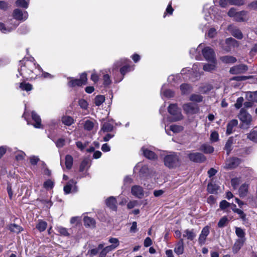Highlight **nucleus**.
Instances as JSON below:
<instances>
[{
	"label": "nucleus",
	"instance_id": "nucleus-24",
	"mask_svg": "<svg viewBox=\"0 0 257 257\" xmlns=\"http://www.w3.org/2000/svg\"><path fill=\"white\" fill-rule=\"evenodd\" d=\"M174 251L178 255L183 254L184 252V241L183 238H181L176 243Z\"/></svg>",
	"mask_w": 257,
	"mask_h": 257
},
{
	"label": "nucleus",
	"instance_id": "nucleus-15",
	"mask_svg": "<svg viewBox=\"0 0 257 257\" xmlns=\"http://www.w3.org/2000/svg\"><path fill=\"white\" fill-rule=\"evenodd\" d=\"M196 236V233L193 229H187L182 232V238L183 240L184 239H187L189 240H193L195 238Z\"/></svg>",
	"mask_w": 257,
	"mask_h": 257
},
{
	"label": "nucleus",
	"instance_id": "nucleus-32",
	"mask_svg": "<svg viewBox=\"0 0 257 257\" xmlns=\"http://www.w3.org/2000/svg\"><path fill=\"white\" fill-rule=\"evenodd\" d=\"M180 90L182 94H188L192 91V87L190 85L184 83L181 85Z\"/></svg>",
	"mask_w": 257,
	"mask_h": 257
},
{
	"label": "nucleus",
	"instance_id": "nucleus-7",
	"mask_svg": "<svg viewBox=\"0 0 257 257\" xmlns=\"http://www.w3.org/2000/svg\"><path fill=\"white\" fill-rule=\"evenodd\" d=\"M203 47V44L200 43L196 48H191L189 50L190 57L196 60H202V49Z\"/></svg>",
	"mask_w": 257,
	"mask_h": 257
},
{
	"label": "nucleus",
	"instance_id": "nucleus-56",
	"mask_svg": "<svg viewBox=\"0 0 257 257\" xmlns=\"http://www.w3.org/2000/svg\"><path fill=\"white\" fill-rule=\"evenodd\" d=\"M247 138L254 142H257V132L252 131L248 135Z\"/></svg>",
	"mask_w": 257,
	"mask_h": 257
},
{
	"label": "nucleus",
	"instance_id": "nucleus-36",
	"mask_svg": "<svg viewBox=\"0 0 257 257\" xmlns=\"http://www.w3.org/2000/svg\"><path fill=\"white\" fill-rule=\"evenodd\" d=\"M235 233L236 235L239 238L238 239H243V241L245 240V232L240 227H235Z\"/></svg>",
	"mask_w": 257,
	"mask_h": 257
},
{
	"label": "nucleus",
	"instance_id": "nucleus-34",
	"mask_svg": "<svg viewBox=\"0 0 257 257\" xmlns=\"http://www.w3.org/2000/svg\"><path fill=\"white\" fill-rule=\"evenodd\" d=\"M238 124V121L236 119H232L227 124L226 132L228 134L232 133L233 127L236 126Z\"/></svg>",
	"mask_w": 257,
	"mask_h": 257
},
{
	"label": "nucleus",
	"instance_id": "nucleus-53",
	"mask_svg": "<svg viewBox=\"0 0 257 257\" xmlns=\"http://www.w3.org/2000/svg\"><path fill=\"white\" fill-rule=\"evenodd\" d=\"M233 144V140L231 138L229 139L226 143L225 146V150L227 152V154H229L231 150H232L231 146Z\"/></svg>",
	"mask_w": 257,
	"mask_h": 257
},
{
	"label": "nucleus",
	"instance_id": "nucleus-58",
	"mask_svg": "<svg viewBox=\"0 0 257 257\" xmlns=\"http://www.w3.org/2000/svg\"><path fill=\"white\" fill-rule=\"evenodd\" d=\"M217 34L216 29L214 28H211L209 29L207 32V36L210 38H213L215 37V36Z\"/></svg>",
	"mask_w": 257,
	"mask_h": 257
},
{
	"label": "nucleus",
	"instance_id": "nucleus-35",
	"mask_svg": "<svg viewBox=\"0 0 257 257\" xmlns=\"http://www.w3.org/2000/svg\"><path fill=\"white\" fill-rule=\"evenodd\" d=\"M244 242V241H243V239H237L233 246V251L237 252L243 245Z\"/></svg>",
	"mask_w": 257,
	"mask_h": 257
},
{
	"label": "nucleus",
	"instance_id": "nucleus-48",
	"mask_svg": "<svg viewBox=\"0 0 257 257\" xmlns=\"http://www.w3.org/2000/svg\"><path fill=\"white\" fill-rule=\"evenodd\" d=\"M54 185V182L50 180H47L44 182L43 184V187L47 190L52 189Z\"/></svg>",
	"mask_w": 257,
	"mask_h": 257
},
{
	"label": "nucleus",
	"instance_id": "nucleus-14",
	"mask_svg": "<svg viewBox=\"0 0 257 257\" xmlns=\"http://www.w3.org/2000/svg\"><path fill=\"white\" fill-rule=\"evenodd\" d=\"M227 30L233 37L237 39L240 40L243 38V34L241 31L233 25H229L227 28Z\"/></svg>",
	"mask_w": 257,
	"mask_h": 257
},
{
	"label": "nucleus",
	"instance_id": "nucleus-46",
	"mask_svg": "<svg viewBox=\"0 0 257 257\" xmlns=\"http://www.w3.org/2000/svg\"><path fill=\"white\" fill-rule=\"evenodd\" d=\"M105 101V97L103 95H97L94 99V103L96 106H100Z\"/></svg>",
	"mask_w": 257,
	"mask_h": 257
},
{
	"label": "nucleus",
	"instance_id": "nucleus-16",
	"mask_svg": "<svg viewBox=\"0 0 257 257\" xmlns=\"http://www.w3.org/2000/svg\"><path fill=\"white\" fill-rule=\"evenodd\" d=\"M132 194L138 198H142L144 196V191L143 188L138 185H135L132 187Z\"/></svg>",
	"mask_w": 257,
	"mask_h": 257
},
{
	"label": "nucleus",
	"instance_id": "nucleus-17",
	"mask_svg": "<svg viewBox=\"0 0 257 257\" xmlns=\"http://www.w3.org/2000/svg\"><path fill=\"white\" fill-rule=\"evenodd\" d=\"M209 232V227L208 226H205L202 229L198 239V242L200 244L205 243L206 237L208 235Z\"/></svg>",
	"mask_w": 257,
	"mask_h": 257
},
{
	"label": "nucleus",
	"instance_id": "nucleus-23",
	"mask_svg": "<svg viewBox=\"0 0 257 257\" xmlns=\"http://www.w3.org/2000/svg\"><path fill=\"white\" fill-rule=\"evenodd\" d=\"M32 118L35 123L33 125L36 128H41L42 127L41 119L40 116L34 111L32 112Z\"/></svg>",
	"mask_w": 257,
	"mask_h": 257
},
{
	"label": "nucleus",
	"instance_id": "nucleus-1",
	"mask_svg": "<svg viewBox=\"0 0 257 257\" xmlns=\"http://www.w3.org/2000/svg\"><path fill=\"white\" fill-rule=\"evenodd\" d=\"M202 60L204 59L209 63L215 64L216 63V56L214 49L210 46H204L202 49Z\"/></svg>",
	"mask_w": 257,
	"mask_h": 257
},
{
	"label": "nucleus",
	"instance_id": "nucleus-25",
	"mask_svg": "<svg viewBox=\"0 0 257 257\" xmlns=\"http://www.w3.org/2000/svg\"><path fill=\"white\" fill-rule=\"evenodd\" d=\"M169 128H167L166 126H165V128L166 133L169 135H171L170 131L173 132L174 133H179L183 129V127L182 126L178 125H171L169 127Z\"/></svg>",
	"mask_w": 257,
	"mask_h": 257
},
{
	"label": "nucleus",
	"instance_id": "nucleus-31",
	"mask_svg": "<svg viewBox=\"0 0 257 257\" xmlns=\"http://www.w3.org/2000/svg\"><path fill=\"white\" fill-rule=\"evenodd\" d=\"M109 242L112 244L111 245L108 246L109 247H110V248L111 250L115 249L119 244V241L116 238H110L109 239Z\"/></svg>",
	"mask_w": 257,
	"mask_h": 257
},
{
	"label": "nucleus",
	"instance_id": "nucleus-47",
	"mask_svg": "<svg viewBox=\"0 0 257 257\" xmlns=\"http://www.w3.org/2000/svg\"><path fill=\"white\" fill-rule=\"evenodd\" d=\"M9 229L15 233H19L22 230V227L16 224H11L9 225Z\"/></svg>",
	"mask_w": 257,
	"mask_h": 257
},
{
	"label": "nucleus",
	"instance_id": "nucleus-20",
	"mask_svg": "<svg viewBox=\"0 0 257 257\" xmlns=\"http://www.w3.org/2000/svg\"><path fill=\"white\" fill-rule=\"evenodd\" d=\"M240 163V160L238 158H233L226 161L225 168L230 169L237 167Z\"/></svg>",
	"mask_w": 257,
	"mask_h": 257
},
{
	"label": "nucleus",
	"instance_id": "nucleus-49",
	"mask_svg": "<svg viewBox=\"0 0 257 257\" xmlns=\"http://www.w3.org/2000/svg\"><path fill=\"white\" fill-rule=\"evenodd\" d=\"M104 247V244L100 243L98 245V247L96 248H93L89 250V253L91 256H93L97 254L99 251Z\"/></svg>",
	"mask_w": 257,
	"mask_h": 257
},
{
	"label": "nucleus",
	"instance_id": "nucleus-63",
	"mask_svg": "<svg viewBox=\"0 0 257 257\" xmlns=\"http://www.w3.org/2000/svg\"><path fill=\"white\" fill-rule=\"evenodd\" d=\"M244 99L242 97H240L237 99L236 102L234 104L237 109L240 108L242 105Z\"/></svg>",
	"mask_w": 257,
	"mask_h": 257
},
{
	"label": "nucleus",
	"instance_id": "nucleus-8",
	"mask_svg": "<svg viewBox=\"0 0 257 257\" xmlns=\"http://www.w3.org/2000/svg\"><path fill=\"white\" fill-rule=\"evenodd\" d=\"M168 112L172 115L173 121H177L182 118V115L177 105L171 104L168 107Z\"/></svg>",
	"mask_w": 257,
	"mask_h": 257
},
{
	"label": "nucleus",
	"instance_id": "nucleus-10",
	"mask_svg": "<svg viewBox=\"0 0 257 257\" xmlns=\"http://www.w3.org/2000/svg\"><path fill=\"white\" fill-rule=\"evenodd\" d=\"M216 9L217 8L214 6H210L209 4L205 5L203 9L205 19L207 21H209V18H212V15L215 18Z\"/></svg>",
	"mask_w": 257,
	"mask_h": 257
},
{
	"label": "nucleus",
	"instance_id": "nucleus-6",
	"mask_svg": "<svg viewBox=\"0 0 257 257\" xmlns=\"http://www.w3.org/2000/svg\"><path fill=\"white\" fill-rule=\"evenodd\" d=\"M13 20L19 22H24L28 18V13L26 11H22L19 9H16L13 11L12 14Z\"/></svg>",
	"mask_w": 257,
	"mask_h": 257
},
{
	"label": "nucleus",
	"instance_id": "nucleus-4",
	"mask_svg": "<svg viewBox=\"0 0 257 257\" xmlns=\"http://www.w3.org/2000/svg\"><path fill=\"white\" fill-rule=\"evenodd\" d=\"M238 117L242 123V127L247 128L252 121L251 116L244 108L240 109Z\"/></svg>",
	"mask_w": 257,
	"mask_h": 257
},
{
	"label": "nucleus",
	"instance_id": "nucleus-51",
	"mask_svg": "<svg viewBox=\"0 0 257 257\" xmlns=\"http://www.w3.org/2000/svg\"><path fill=\"white\" fill-rule=\"evenodd\" d=\"M56 229L57 231L62 235L69 236L70 234L68 231V229L62 226H58Z\"/></svg>",
	"mask_w": 257,
	"mask_h": 257
},
{
	"label": "nucleus",
	"instance_id": "nucleus-22",
	"mask_svg": "<svg viewBox=\"0 0 257 257\" xmlns=\"http://www.w3.org/2000/svg\"><path fill=\"white\" fill-rule=\"evenodd\" d=\"M247 12L245 11L238 12L236 14L234 20L238 22L246 21L248 20L247 17Z\"/></svg>",
	"mask_w": 257,
	"mask_h": 257
},
{
	"label": "nucleus",
	"instance_id": "nucleus-52",
	"mask_svg": "<svg viewBox=\"0 0 257 257\" xmlns=\"http://www.w3.org/2000/svg\"><path fill=\"white\" fill-rule=\"evenodd\" d=\"M134 69L132 65H124L120 69L121 74L123 75L126 72L132 71Z\"/></svg>",
	"mask_w": 257,
	"mask_h": 257
},
{
	"label": "nucleus",
	"instance_id": "nucleus-2",
	"mask_svg": "<svg viewBox=\"0 0 257 257\" xmlns=\"http://www.w3.org/2000/svg\"><path fill=\"white\" fill-rule=\"evenodd\" d=\"M164 162L166 167L169 168H175L179 164V158L177 154L172 153L164 157Z\"/></svg>",
	"mask_w": 257,
	"mask_h": 257
},
{
	"label": "nucleus",
	"instance_id": "nucleus-19",
	"mask_svg": "<svg viewBox=\"0 0 257 257\" xmlns=\"http://www.w3.org/2000/svg\"><path fill=\"white\" fill-rule=\"evenodd\" d=\"M139 171L141 175H144L148 173L149 169L147 165L141 162L138 163L134 168V171Z\"/></svg>",
	"mask_w": 257,
	"mask_h": 257
},
{
	"label": "nucleus",
	"instance_id": "nucleus-30",
	"mask_svg": "<svg viewBox=\"0 0 257 257\" xmlns=\"http://www.w3.org/2000/svg\"><path fill=\"white\" fill-rule=\"evenodd\" d=\"M95 127L94 121L87 119L85 121L84 123V130L87 131H92Z\"/></svg>",
	"mask_w": 257,
	"mask_h": 257
},
{
	"label": "nucleus",
	"instance_id": "nucleus-59",
	"mask_svg": "<svg viewBox=\"0 0 257 257\" xmlns=\"http://www.w3.org/2000/svg\"><path fill=\"white\" fill-rule=\"evenodd\" d=\"M228 3L231 5L242 6L244 4L243 0H228Z\"/></svg>",
	"mask_w": 257,
	"mask_h": 257
},
{
	"label": "nucleus",
	"instance_id": "nucleus-41",
	"mask_svg": "<svg viewBox=\"0 0 257 257\" xmlns=\"http://www.w3.org/2000/svg\"><path fill=\"white\" fill-rule=\"evenodd\" d=\"M17 7H20L24 9H27L29 6V3L26 0H17L15 3Z\"/></svg>",
	"mask_w": 257,
	"mask_h": 257
},
{
	"label": "nucleus",
	"instance_id": "nucleus-45",
	"mask_svg": "<svg viewBox=\"0 0 257 257\" xmlns=\"http://www.w3.org/2000/svg\"><path fill=\"white\" fill-rule=\"evenodd\" d=\"M164 86H163L161 89V94L166 97H172L174 96V92L170 89H164Z\"/></svg>",
	"mask_w": 257,
	"mask_h": 257
},
{
	"label": "nucleus",
	"instance_id": "nucleus-13",
	"mask_svg": "<svg viewBox=\"0 0 257 257\" xmlns=\"http://www.w3.org/2000/svg\"><path fill=\"white\" fill-rule=\"evenodd\" d=\"M76 182L74 180H70L68 183L64 187V191L66 194L70 193L76 192L77 191L76 186Z\"/></svg>",
	"mask_w": 257,
	"mask_h": 257
},
{
	"label": "nucleus",
	"instance_id": "nucleus-38",
	"mask_svg": "<svg viewBox=\"0 0 257 257\" xmlns=\"http://www.w3.org/2000/svg\"><path fill=\"white\" fill-rule=\"evenodd\" d=\"M62 122L65 125L69 126L74 122L73 118L69 116H64L62 117Z\"/></svg>",
	"mask_w": 257,
	"mask_h": 257
},
{
	"label": "nucleus",
	"instance_id": "nucleus-3",
	"mask_svg": "<svg viewBox=\"0 0 257 257\" xmlns=\"http://www.w3.org/2000/svg\"><path fill=\"white\" fill-rule=\"evenodd\" d=\"M19 25L13 19L9 20L6 24L0 22V31L4 34H8L14 30Z\"/></svg>",
	"mask_w": 257,
	"mask_h": 257
},
{
	"label": "nucleus",
	"instance_id": "nucleus-28",
	"mask_svg": "<svg viewBox=\"0 0 257 257\" xmlns=\"http://www.w3.org/2000/svg\"><path fill=\"white\" fill-rule=\"evenodd\" d=\"M200 150L205 154H211L213 152L214 149V148L210 145L204 144L200 146Z\"/></svg>",
	"mask_w": 257,
	"mask_h": 257
},
{
	"label": "nucleus",
	"instance_id": "nucleus-44",
	"mask_svg": "<svg viewBox=\"0 0 257 257\" xmlns=\"http://www.w3.org/2000/svg\"><path fill=\"white\" fill-rule=\"evenodd\" d=\"M189 99L192 101L200 102L203 100V97L199 94H192L190 95Z\"/></svg>",
	"mask_w": 257,
	"mask_h": 257
},
{
	"label": "nucleus",
	"instance_id": "nucleus-26",
	"mask_svg": "<svg viewBox=\"0 0 257 257\" xmlns=\"http://www.w3.org/2000/svg\"><path fill=\"white\" fill-rule=\"evenodd\" d=\"M106 205L111 209L115 211L117 208L116 201L114 197H109L106 200Z\"/></svg>",
	"mask_w": 257,
	"mask_h": 257
},
{
	"label": "nucleus",
	"instance_id": "nucleus-61",
	"mask_svg": "<svg viewBox=\"0 0 257 257\" xmlns=\"http://www.w3.org/2000/svg\"><path fill=\"white\" fill-rule=\"evenodd\" d=\"M219 135L218 134L215 132H212L210 135V141L212 142H217L218 140Z\"/></svg>",
	"mask_w": 257,
	"mask_h": 257
},
{
	"label": "nucleus",
	"instance_id": "nucleus-5",
	"mask_svg": "<svg viewBox=\"0 0 257 257\" xmlns=\"http://www.w3.org/2000/svg\"><path fill=\"white\" fill-rule=\"evenodd\" d=\"M219 44L221 48L227 52L230 51L232 48L237 47L239 46L238 42L231 37L226 39L224 43L221 42Z\"/></svg>",
	"mask_w": 257,
	"mask_h": 257
},
{
	"label": "nucleus",
	"instance_id": "nucleus-18",
	"mask_svg": "<svg viewBox=\"0 0 257 257\" xmlns=\"http://www.w3.org/2000/svg\"><path fill=\"white\" fill-rule=\"evenodd\" d=\"M141 151L144 156L149 159L155 160L157 158V156L156 154L146 147H142Z\"/></svg>",
	"mask_w": 257,
	"mask_h": 257
},
{
	"label": "nucleus",
	"instance_id": "nucleus-37",
	"mask_svg": "<svg viewBox=\"0 0 257 257\" xmlns=\"http://www.w3.org/2000/svg\"><path fill=\"white\" fill-rule=\"evenodd\" d=\"M246 97L249 101L257 102V91L254 92H248Z\"/></svg>",
	"mask_w": 257,
	"mask_h": 257
},
{
	"label": "nucleus",
	"instance_id": "nucleus-43",
	"mask_svg": "<svg viewBox=\"0 0 257 257\" xmlns=\"http://www.w3.org/2000/svg\"><path fill=\"white\" fill-rule=\"evenodd\" d=\"M20 88L22 90H25L26 91H29L33 89V86L29 83H26V82H22L20 84Z\"/></svg>",
	"mask_w": 257,
	"mask_h": 257
},
{
	"label": "nucleus",
	"instance_id": "nucleus-50",
	"mask_svg": "<svg viewBox=\"0 0 257 257\" xmlns=\"http://www.w3.org/2000/svg\"><path fill=\"white\" fill-rule=\"evenodd\" d=\"M47 225V223L45 221H40L36 225V228L40 231H43L46 229Z\"/></svg>",
	"mask_w": 257,
	"mask_h": 257
},
{
	"label": "nucleus",
	"instance_id": "nucleus-42",
	"mask_svg": "<svg viewBox=\"0 0 257 257\" xmlns=\"http://www.w3.org/2000/svg\"><path fill=\"white\" fill-rule=\"evenodd\" d=\"M248 190V185L246 184H242L239 189V194L240 196L243 197L247 194Z\"/></svg>",
	"mask_w": 257,
	"mask_h": 257
},
{
	"label": "nucleus",
	"instance_id": "nucleus-12",
	"mask_svg": "<svg viewBox=\"0 0 257 257\" xmlns=\"http://www.w3.org/2000/svg\"><path fill=\"white\" fill-rule=\"evenodd\" d=\"M188 157L190 161L196 163H202L206 160L205 156L198 152L189 153Z\"/></svg>",
	"mask_w": 257,
	"mask_h": 257
},
{
	"label": "nucleus",
	"instance_id": "nucleus-9",
	"mask_svg": "<svg viewBox=\"0 0 257 257\" xmlns=\"http://www.w3.org/2000/svg\"><path fill=\"white\" fill-rule=\"evenodd\" d=\"M87 78L86 74L82 73L79 79H71L68 84L69 87H74L76 86H81L85 85L87 82Z\"/></svg>",
	"mask_w": 257,
	"mask_h": 257
},
{
	"label": "nucleus",
	"instance_id": "nucleus-21",
	"mask_svg": "<svg viewBox=\"0 0 257 257\" xmlns=\"http://www.w3.org/2000/svg\"><path fill=\"white\" fill-rule=\"evenodd\" d=\"M113 129V122L112 121H108L104 122L99 132L100 134L102 133H108L111 132Z\"/></svg>",
	"mask_w": 257,
	"mask_h": 257
},
{
	"label": "nucleus",
	"instance_id": "nucleus-27",
	"mask_svg": "<svg viewBox=\"0 0 257 257\" xmlns=\"http://www.w3.org/2000/svg\"><path fill=\"white\" fill-rule=\"evenodd\" d=\"M220 61L224 63L229 64L234 63L236 61V59L231 56H224L220 57Z\"/></svg>",
	"mask_w": 257,
	"mask_h": 257
},
{
	"label": "nucleus",
	"instance_id": "nucleus-64",
	"mask_svg": "<svg viewBox=\"0 0 257 257\" xmlns=\"http://www.w3.org/2000/svg\"><path fill=\"white\" fill-rule=\"evenodd\" d=\"M138 205V202L137 200L130 201L127 204L128 209H132Z\"/></svg>",
	"mask_w": 257,
	"mask_h": 257
},
{
	"label": "nucleus",
	"instance_id": "nucleus-57",
	"mask_svg": "<svg viewBox=\"0 0 257 257\" xmlns=\"http://www.w3.org/2000/svg\"><path fill=\"white\" fill-rule=\"evenodd\" d=\"M26 156V154L22 151H18L16 154V159L18 161H21L23 160Z\"/></svg>",
	"mask_w": 257,
	"mask_h": 257
},
{
	"label": "nucleus",
	"instance_id": "nucleus-33",
	"mask_svg": "<svg viewBox=\"0 0 257 257\" xmlns=\"http://www.w3.org/2000/svg\"><path fill=\"white\" fill-rule=\"evenodd\" d=\"M84 222L85 226L93 227L95 226V220L89 217L86 216L84 218Z\"/></svg>",
	"mask_w": 257,
	"mask_h": 257
},
{
	"label": "nucleus",
	"instance_id": "nucleus-29",
	"mask_svg": "<svg viewBox=\"0 0 257 257\" xmlns=\"http://www.w3.org/2000/svg\"><path fill=\"white\" fill-rule=\"evenodd\" d=\"M17 189H18L17 183L8 184L7 189L10 199L12 198L14 192Z\"/></svg>",
	"mask_w": 257,
	"mask_h": 257
},
{
	"label": "nucleus",
	"instance_id": "nucleus-62",
	"mask_svg": "<svg viewBox=\"0 0 257 257\" xmlns=\"http://www.w3.org/2000/svg\"><path fill=\"white\" fill-rule=\"evenodd\" d=\"M30 162L31 165H35L40 161V159L38 156H32L29 158Z\"/></svg>",
	"mask_w": 257,
	"mask_h": 257
},
{
	"label": "nucleus",
	"instance_id": "nucleus-54",
	"mask_svg": "<svg viewBox=\"0 0 257 257\" xmlns=\"http://www.w3.org/2000/svg\"><path fill=\"white\" fill-rule=\"evenodd\" d=\"M218 189V186L215 184L210 183L208 185L207 190L210 193H215Z\"/></svg>",
	"mask_w": 257,
	"mask_h": 257
},
{
	"label": "nucleus",
	"instance_id": "nucleus-40",
	"mask_svg": "<svg viewBox=\"0 0 257 257\" xmlns=\"http://www.w3.org/2000/svg\"><path fill=\"white\" fill-rule=\"evenodd\" d=\"M20 62L22 63L21 64H27L29 63H33L34 64H36L35 60L31 56L25 57L21 61H20Z\"/></svg>",
	"mask_w": 257,
	"mask_h": 257
},
{
	"label": "nucleus",
	"instance_id": "nucleus-11",
	"mask_svg": "<svg viewBox=\"0 0 257 257\" xmlns=\"http://www.w3.org/2000/svg\"><path fill=\"white\" fill-rule=\"evenodd\" d=\"M183 108L184 111L190 114L196 113L199 110L198 105L191 102L184 104L183 105Z\"/></svg>",
	"mask_w": 257,
	"mask_h": 257
},
{
	"label": "nucleus",
	"instance_id": "nucleus-39",
	"mask_svg": "<svg viewBox=\"0 0 257 257\" xmlns=\"http://www.w3.org/2000/svg\"><path fill=\"white\" fill-rule=\"evenodd\" d=\"M73 162V157L69 155L65 157V166L67 169H70L72 168Z\"/></svg>",
	"mask_w": 257,
	"mask_h": 257
},
{
	"label": "nucleus",
	"instance_id": "nucleus-55",
	"mask_svg": "<svg viewBox=\"0 0 257 257\" xmlns=\"http://www.w3.org/2000/svg\"><path fill=\"white\" fill-rule=\"evenodd\" d=\"M110 248V247H109L108 246L105 247H103L101 249V251L99 253V257H105L108 252L112 251Z\"/></svg>",
	"mask_w": 257,
	"mask_h": 257
},
{
	"label": "nucleus",
	"instance_id": "nucleus-60",
	"mask_svg": "<svg viewBox=\"0 0 257 257\" xmlns=\"http://www.w3.org/2000/svg\"><path fill=\"white\" fill-rule=\"evenodd\" d=\"M228 221V219L226 217L224 216L222 217L219 221L218 223V226L219 227H224L227 223Z\"/></svg>",
	"mask_w": 257,
	"mask_h": 257
}]
</instances>
